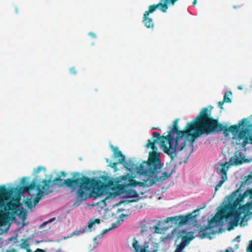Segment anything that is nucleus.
<instances>
[{
	"instance_id": "1",
	"label": "nucleus",
	"mask_w": 252,
	"mask_h": 252,
	"mask_svg": "<svg viewBox=\"0 0 252 252\" xmlns=\"http://www.w3.org/2000/svg\"><path fill=\"white\" fill-rule=\"evenodd\" d=\"M210 107V110H208V107L203 108L196 117L191 122L187 123L183 130H180V127L178 124L179 119L174 120V134H176L174 138V161L176 163L181 164L182 162L179 161L177 155H180L183 152L176 153V151H182L186 145L187 140L189 142V146L192 148L195 140L203 134L209 135L213 132L218 133L223 131L225 137L228 135L229 132L236 135L240 127L247 123V119H243L238 125H234L227 128L220 123L217 119L211 116V110L213 107Z\"/></svg>"
},
{
	"instance_id": "2",
	"label": "nucleus",
	"mask_w": 252,
	"mask_h": 252,
	"mask_svg": "<svg viewBox=\"0 0 252 252\" xmlns=\"http://www.w3.org/2000/svg\"><path fill=\"white\" fill-rule=\"evenodd\" d=\"M63 184L70 188L72 191L75 190L76 187H78L76 197L80 202L87 200L88 197L96 198L104 194V188L99 180H96L84 175L76 179H66L60 186H62Z\"/></svg>"
},
{
	"instance_id": "3",
	"label": "nucleus",
	"mask_w": 252,
	"mask_h": 252,
	"mask_svg": "<svg viewBox=\"0 0 252 252\" xmlns=\"http://www.w3.org/2000/svg\"><path fill=\"white\" fill-rule=\"evenodd\" d=\"M62 180H63L61 179V177H56L52 181H51V179H49L48 180L44 179L42 181V185H41L39 184L37 185L35 179H33L31 184L20 187L18 189V191L20 193L27 192L30 195H32L31 191L36 189V190L42 189L46 194H48L53 192L50 189L57 185L58 182H61L62 183Z\"/></svg>"
},
{
	"instance_id": "4",
	"label": "nucleus",
	"mask_w": 252,
	"mask_h": 252,
	"mask_svg": "<svg viewBox=\"0 0 252 252\" xmlns=\"http://www.w3.org/2000/svg\"><path fill=\"white\" fill-rule=\"evenodd\" d=\"M168 134L160 136V134L157 132H153V135L154 141L153 142L158 143V140H161L160 147L162 148L164 152L169 155L171 160H173V125L170 126Z\"/></svg>"
},
{
	"instance_id": "5",
	"label": "nucleus",
	"mask_w": 252,
	"mask_h": 252,
	"mask_svg": "<svg viewBox=\"0 0 252 252\" xmlns=\"http://www.w3.org/2000/svg\"><path fill=\"white\" fill-rule=\"evenodd\" d=\"M160 168L156 170L153 167L150 169V166L141 170L143 173L146 174L148 176V177L147 178L146 181L147 184L149 186H152L154 184H159L162 183L168 179L173 171L172 169L170 173L164 172L160 177H158V174L160 172L162 165L160 163Z\"/></svg>"
},
{
	"instance_id": "6",
	"label": "nucleus",
	"mask_w": 252,
	"mask_h": 252,
	"mask_svg": "<svg viewBox=\"0 0 252 252\" xmlns=\"http://www.w3.org/2000/svg\"><path fill=\"white\" fill-rule=\"evenodd\" d=\"M155 143L152 142L151 140L148 139L146 147L148 148L150 147L153 151L149 153L148 160L147 161H143L141 163L140 170L149 166L150 169L153 167L155 170L160 168V159L158 152V148L155 145Z\"/></svg>"
},
{
	"instance_id": "7",
	"label": "nucleus",
	"mask_w": 252,
	"mask_h": 252,
	"mask_svg": "<svg viewBox=\"0 0 252 252\" xmlns=\"http://www.w3.org/2000/svg\"><path fill=\"white\" fill-rule=\"evenodd\" d=\"M199 210H194L192 213L186 216L179 215L174 216V223L179 225H183L186 224H193L197 222V215L194 214Z\"/></svg>"
},
{
	"instance_id": "8",
	"label": "nucleus",
	"mask_w": 252,
	"mask_h": 252,
	"mask_svg": "<svg viewBox=\"0 0 252 252\" xmlns=\"http://www.w3.org/2000/svg\"><path fill=\"white\" fill-rule=\"evenodd\" d=\"M132 245L135 252H155L157 251L152 248L155 245L154 243L146 242L143 245L139 246L138 242L135 238L133 239Z\"/></svg>"
},
{
	"instance_id": "9",
	"label": "nucleus",
	"mask_w": 252,
	"mask_h": 252,
	"mask_svg": "<svg viewBox=\"0 0 252 252\" xmlns=\"http://www.w3.org/2000/svg\"><path fill=\"white\" fill-rule=\"evenodd\" d=\"M169 221H173V217L167 218L164 221H158V223L156 225L152 226V229L154 230V233L158 234L164 233L166 230L172 227V225L164 226L168 223Z\"/></svg>"
},
{
	"instance_id": "10",
	"label": "nucleus",
	"mask_w": 252,
	"mask_h": 252,
	"mask_svg": "<svg viewBox=\"0 0 252 252\" xmlns=\"http://www.w3.org/2000/svg\"><path fill=\"white\" fill-rule=\"evenodd\" d=\"M240 130V129H239ZM250 129L243 126L241 130H239L236 134H238L237 137V144L241 145L242 147H244L249 143V136L248 137Z\"/></svg>"
},
{
	"instance_id": "11",
	"label": "nucleus",
	"mask_w": 252,
	"mask_h": 252,
	"mask_svg": "<svg viewBox=\"0 0 252 252\" xmlns=\"http://www.w3.org/2000/svg\"><path fill=\"white\" fill-rule=\"evenodd\" d=\"M141 169V164L139 165L138 167L137 168V173L140 175H143L144 176L143 179H142V182H140L136 181L135 180L132 179L131 176H129V183L127 184L128 186H131V187H136L137 186H139L140 187H143L144 186H147L148 187H150L149 185L147 184V178H148V176L146 174H145L144 173H143L142 172V170Z\"/></svg>"
},
{
	"instance_id": "12",
	"label": "nucleus",
	"mask_w": 252,
	"mask_h": 252,
	"mask_svg": "<svg viewBox=\"0 0 252 252\" xmlns=\"http://www.w3.org/2000/svg\"><path fill=\"white\" fill-rule=\"evenodd\" d=\"M111 148L114 152V158H119V159H118V162H113L112 163V167L115 166L118 163L120 164H123L125 160V157L123 154L122 152L119 150L118 147H114L113 146H111Z\"/></svg>"
},
{
	"instance_id": "13",
	"label": "nucleus",
	"mask_w": 252,
	"mask_h": 252,
	"mask_svg": "<svg viewBox=\"0 0 252 252\" xmlns=\"http://www.w3.org/2000/svg\"><path fill=\"white\" fill-rule=\"evenodd\" d=\"M169 4H173V0H160L158 3L155 4L157 6V10H159L162 12L165 13L168 7Z\"/></svg>"
},
{
	"instance_id": "14",
	"label": "nucleus",
	"mask_w": 252,
	"mask_h": 252,
	"mask_svg": "<svg viewBox=\"0 0 252 252\" xmlns=\"http://www.w3.org/2000/svg\"><path fill=\"white\" fill-rule=\"evenodd\" d=\"M250 206V204L242 206L239 208L238 211H236L235 212L234 216V219L233 220L235 223H239L241 218L240 215L242 213H245V211H249V207Z\"/></svg>"
},
{
	"instance_id": "15",
	"label": "nucleus",
	"mask_w": 252,
	"mask_h": 252,
	"mask_svg": "<svg viewBox=\"0 0 252 252\" xmlns=\"http://www.w3.org/2000/svg\"><path fill=\"white\" fill-rule=\"evenodd\" d=\"M156 220H144L141 222L140 227H141V233H143L148 231V229H152V223L156 222Z\"/></svg>"
},
{
	"instance_id": "16",
	"label": "nucleus",
	"mask_w": 252,
	"mask_h": 252,
	"mask_svg": "<svg viewBox=\"0 0 252 252\" xmlns=\"http://www.w3.org/2000/svg\"><path fill=\"white\" fill-rule=\"evenodd\" d=\"M100 220L99 219H96L92 221H91V220H90V221L89 222L88 225L85 226L83 228L82 231H81V230L78 231L77 234H82L85 232H90L91 231L92 227L95 223L99 224V223H100Z\"/></svg>"
},
{
	"instance_id": "17",
	"label": "nucleus",
	"mask_w": 252,
	"mask_h": 252,
	"mask_svg": "<svg viewBox=\"0 0 252 252\" xmlns=\"http://www.w3.org/2000/svg\"><path fill=\"white\" fill-rule=\"evenodd\" d=\"M182 234H186L182 237L181 242L188 245L189 242L194 239L193 233L192 232H186V230H183L181 232Z\"/></svg>"
},
{
	"instance_id": "18",
	"label": "nucleus",
	"mask_w": 252,
	"mask_h": 252,
	"mask_svg": "<svg viewBox=\"0 0 252 252\" xmlns=\"http://www.w3.org/2000/svg\"><path fill=\"white\" fill-rule=\"evenodd\" d=\"M248 196H250V199H251V202L247 203L245 205H247L248 204L250 205V206L249 207V210L250 209V207L252 206V189H248L246 190L243 193V194L241 196H240V197H241L240 201Z\"/></svg>"
},
{
	"instance_id": "19",
	"label": "nucleus",
	"mask_w": 252,
	"mask_h": 252,
	"mask_svg": "<svg viewBox=\"0 0 252 252\" xmlns=\"http://www.w3.org/2000/svg\"><path fill=\"white\" fill-rule=\"evenodd\" d=\"M229 163L228 162H226L221 164L220 172L221 174V177H224V178L227 179V171L229 168Z\"/></svg>"
},
{
	"instance_id": "20",
	"label": "nucleus",
	"mask_w": 252,
	"mask_h": 252,
	"mask_svg": "<svg viewBox=\"0 0 252 252\" xmlns=\"http://www.w3.org/2000/svg\"><path fill=\"white\" fill-rule=\"evenodd\" d=\"M123 164L125 167L129 170L134 169L136 167V164L132 159H129L127 162L125 160Z\"/></svg>"
},
{
	"instance_id": "21",
	"label": "nucleus",
	"mask_w": 252,
	"mask_h": 252,
	"mask_svg": "<svg viewBox=\"0 0 252 252\" xmlns=\"http://www.w3.org/2000/svg\"><path fill=\"white\" fill-rule=\"evenodd\" d=\"M143 22L145 26L148 28L153 27L154 23L153 20L150 18L149 17H144Z\"/></svg>"
},
{
	"instance_id": "22",
	"label": "nucleus",
	"mask_w": 252,
	"mask_h": 252,
	"mask_svg": "<svg viewBox=\"0 0 252 252\" xmlns=\"http://www.w3.org/2000/svg\"><path fill=\"white\" fill-rule=\"evenodd\" d=\"M157 6L155 4L151 5L149 7L148 10L145 11L143 16H149V14H152L157 10Z\"/></svg>"
},
{
	"instance_id": "23",
	"label": "nucleus",
	"mask_w": 252,
	"mask_h": 252,
	"mask_svg": "<svg viewBox=\"0 0 252 252\" xmlns=\"http://www.w3.org/2000/svg\"><path fill=\"white\" fill-rule=\"evenodd\" d=\"M21 243L20 245V247L22 249H24L26 248H28L30 246L29 239H22Z\"/></svg>"
},
{
	"instance_id": "24",
	"label": "nucleus",
	"mask_w": 252,
	"mask_h": 252,
	"mask_svg": "<svg viewBox=\"0 0 252 252\" xmlns=\"http://www.w3.org/2000/svg\"><path fill=\"white\" fill-rule=\"evenodd\" d=\"M218 223H220L219 221L216 219V217H214L210 220H209V221H208L209 226L207 227L206 228V229L212 228V227H213V226L212 225L213 224H214V223L217 224Z\"/></svg>"
},
{
	"instance_id": "25",
	"label": "nucleus",
	"mask_w": 252,
	"mask_h": 252,
	"mask_svg": "<svg viewBox=\"0 0 252 252\" xmlns=\"http://www.w3.org/2000/svg\"><path fill=\"white\" fill-rule=\"evenodd\" d=\"M224 213H225V211H220V212H219L217 213L215 215L214 217H216V219L218 220L219 221V222H220L221 221V220L224 217Z\"/></svg>"
},
{
	"instance_id": "26",
	"label": "nucleus",
	"mask_w": 252,
	"mask_h": 252,
	"mask_svg": "<svg viewBox=\"0 0 252 252\" xmlns=\"http://www.w3.org/2000/svg\"><path fill=\"white\" fill-rule=\"evenodd\" d=\"M186 246L187 245L186 244L181 242V243L177 246L175 251L181 252L185 249Z\"/></svg>"
},
{
	"instance_id": "27",
	"label": "nucleus",
	"mask_w": 252,
	"mask_h": 252,
	"mask_svg": "<svg viewBox=\"0 0 252 252\" xmlns=\"http://www.w3.org/2000/svg\"><path fill=\"white\" fill-rule=\"evenodd\" d=\"M128 197H135L138 196L137 192L135 190H129L126 192Z\"/></svg>"
},
{
	"instance_id": "28",
	"label": "nucleus",
	"mask_w": 252,
	"mask_h": 252,
	"mask_svg": "<svg viewBox=\"0 0 252 252\" xmlns=\"http://www.w3.org/2000/svg\"><path fill=\"white\" fill-rule=\"evenodd\" d=\"M227 179L224 178V177H221V180H220L218 184L215 187V191H217L219 188L222 186L223 183L227 180Z\"/></svg>"
},
{
	"instance_id": "29",
	"label": "nucleus",
	"mask_w": 252,
	"mask_h": 252,
	"mask_svg": "<svg viewBox=\"0 0 252 252\" xmlns=\"http://www.w3.org/2000/svg\"><path fill=\"white\" fill-rule=\"evenodd\" d=\"M243 158H240L239 157H236L235 158L234 163L235 165H240L242 164L243 162Z\"/></svg>"
},
{
	"instance_id": "30",
	"label": "nucleus",
	"mask_w": 252,
	"mask_h": 252,
	"mask_svg": "<svg viewBox=\"0 0 252 252\" xmlns=\"http://www.w3.org/2000/svg\"><path fill=\"white\" fill-rule=\"evenodd\" d=\"M227 93H229L230 94H231V92H226L225 93V94L223 96V101L225 103H230L231 102V99L230 98H229L227 96Z\"/></svg>"
},
{
	"instance_id": "31",
	"label": "nucleus",
	"mask_w": 252,
	"mask_h": 252,
	"mask_svg": "<svg viewBox=\"0 0 252 252\" xmlns=\"http://www.w3.org/2000/svg\"><path fill=\"white\" fill-rule=\"evenodd\" d=\"M126 187V185H125L118 184L117 186V188L119 190V192H120L121 193H123L125 192V189Z\"/></svg>"
},
{
	"instance_id": "32",
	"label": "nucleus",
	"mask_w": 252,
	"mask_h": 252,
	"mask_svg": "<svg viewBox=\"0 0 252 252\" xmlns=\"http://www.w3.org/2000/svg\"><path fill=\"white\" fill-rule=\"evenodd\" d=\"M25 204L29 209H31L32 207V201L30 199L28 198L27 200L25 202Z\"/></svg>"
},
{
	"instance_id": "33",
	"label": "nucleus",
	"mask_w": 252,
	"mask_h": 252,
	"mask_svg": "<svg viewBox=\"0 0 252 252\" xmlns=\"http://www.w3.org/2000/svg\"><path fill=\"white\" fill-rule=\"evenodd\" d=\"M38 191V193L36 194V198L40 197V199H41L42 196L43 195L44 192H45L44 191H43L42 189H37Z\"/></svg>"
},
{
	"instance_id": "34",
	"label": "nucleus",
	"mask_w": 252,
	"mask_h": 252,
	"mask_svg": "<svg viewBox=\"0 0 252 252\" xmlns=\"http://www.w3.org/2000/svg\"><path fill=\"white\" fill-rule=\"evenodd\" d=\"M42 170H45V168L42 166H38L37 168L34 169V171L35 174H38Z\"/></svg>"
},
{
	"instance_id": "35",
	"label": "nucleus",
	"mask_w": 252,
	"mask_h": 252,
	"mask_svg": "<svg viewBox=\"0 0 252 252\" xmlns=\"http://www.w3.org/2000/svg\"><path fill=\"white\" fill-rule=\"evenodd\" d=\"M246 178L245 180L246 183H252V175H249Z\"/></svg>"
},
{
	"instance_id": "36",
	"label": "nucleus",
	"mask_w": 252,
	"mask_h": 252,
	"mask_svg": "<svg viewBox=\"0 0 252 252\" xmlns=\"http://www.w3.org/2000/svg\"><path fill=\"white\" fill-rule=\"evenodd\" d=\"M69 73L72 75L76 74V70L75 67H72L69 69Z\"/></svg>"
},
{
	"instance_id": "37",
	"label": "nucleus",
	"mask_w": 252,
	"mask_h": 252,
	"mask_svg": "<svg viewBox=\"0 0 252 252\" xmlns=\"http://www.w3.org/2000/svg\"><path fill=\"white\" fill-rule=\"evenodd\" d=\"M199 235L201 236V237L202 238H205V237L207 236V233L204 231H200L199 232Z\"/></svg>"
},
{
	"instance_id": "38",
	"label": "nucleus",
	"mask_w": 252,
	"mask_h": 252,
	"mask_svg": "<svg viewBox=\"0 0 252 252\" xmlns=\"http://www.w3.org/2000/svg\"><path fill=\"white\" fill-rule=\"evenodd\" d=\"M120 225V222L119 221L116 222V223H113L112 224V226L110 227L111 229H114L118 227Z\"/></svg>"
},
{
	"instance_id": "39",
	"label": "nucleus",
	"mask_w": 252,
	"mask_h": 252,
	"mask_svg": "<svg viewBox=\"0 0 252 252\" xmlns=\"http://www.w3.org/2000/svg\"><path fill=\"white\" fill-rule=\"evenodd\" d=\"M238 223H235V222L233 220H231L229 223V225L231 226L232 227V228L233 226H237L238 225Z\"/></svg>"
},
{
	"instance_id": "40",
	"label": "nucleus",
	"mask_w": 252,
	"mask_h": 252,
	"mask_svg": "<svg viewBox=\"0 0 252 252\" xmlns=\"http://www.w3.org/2000/svg\"><path fill=\"white\" fill-rule=\"evenodd\" d=\"M251 244L247 249V252H252V240L251 241Z\"/></svg>"
},
{
	"instance_id": "41",
	"label": "nucleus",
	"mask_w": 252,
	"mask_h": 252,
	"mask_svg": "<svg viewBox=\"0 0 252 252\" xmlns=\"http://www.w3.org/2000/svg\"><path fill=\"white\" fill-rule=\"evenodd\" d=\"M225 103V102H223V100L220 101H219V102H218V106H219L220 107V109H223V106H222V105H223V103Z\"/></svg>"
},
{
	"instance_id": "42",
	"label": "nucleus",
	"mask_w": 252,
	"mask_h": 252,
	"mask_svg": "<svg viewBox=\"0 0 252 252\" xmlns=\"http://www.w3.org/2000/svg\"><path fill=\"white\" fill-rule=\"evenodd\" d=\"M40 200V197H38V198L35 197V198L34 199V200H33L34 205H36L38 203V202Z\"/></svg>"
},
{
	"instance_id": "43",
	"label": "nucleus",
	"mask_w": 252,
	"mask_h": 252,
	"mask_svg": "<svg viewBox=\"0 0 252 252\" xmlns=\"http://www.w3.org/2000/svg\"><path fill=\"white\" fill-rule=\"evenodd\" d=\"M89 35L93 38H95L96 37L95 34L93 32H89Z\"/></svg>"
},
{
	"instance_id": "44",
	"label": "nucleus",
	"mask_w": 252,
	"mask_h": 252,
	"mask_svg": "<svg viewBox=\"0 0 252 252\" xmlns=\"http://www.w3.org/2000/svg\"><path fill=\"white\" fill-rule=\"evenodd\" d=\"M61 176H59V177H62V176H63V177H65L66 176V173L64 172V171H61L60 173ZM59 177V176L58 177ZM61 179H62V178H61Z\"/></svg>"
},
{
	"instance_id": "45",
	"label": "nucleus",
	"mask_w": 252,
	"mask_h": 252,
	"mask_svg": "<svg viewBox=\"0 0 252 252\" xmlns=\"http://www.w3.org/2000/svg\"><path fill=\"white\" fill-rule=\"evenodd\" d=\"M229 250L228 249L225 250L224 252H233V248L232 247H229Z\"/></svg>"
},
{
	"instance_id": "46",
	"label": "nucleus",
	"mask_w": 252,
	"mask_h": 252,
	"mask_svg": "<svg viewBox=\"0 0 252 252\" xmlns=\"http://www.w3.org/2000/svg\"><path fill=\"white\" fill-rule=\"evenodd\" d=\"M24 249L26 250V252H31V250L30 246L28 247V248L27 247L26 248H25Z\"/></svg>"
},
{
	"instance_id": "47",
	"label": "nucleus",
	"mask_w": 252,
	"mask_h": 252,
	"mask_svg": "<svg viewBox=\"0 0 252 252\" xmlns=\"http://www.w3.org/2000/svg\"><path fill=\"white\" fill-rule=\"evenodd\" d=\"M53 219H51V220H50L48 222H51L52 221ZM48 223V221H46V222H44L42 224V225H46L47 223Z\"/></svg>"
},
{
	"instance_id": "48",
	"label": "nucleus",
	"mask_w": 252,
	"mask_h": 252,
	"mask_svg": "<svg viewBox=\"0 0 252 252\" xmlns=\"http://www.w3.org/2000/svg\"><path fill=\"white\" fill-rule=\"evenodd\" d=\"M111 230V228H109L108 229H105L102 231V233L103 234L105 233L106 232H108L109 230Z\"/></svg>"
},
{
	"instance_id": "49",
	"label": "nucleus",
	"mask_w": 252,
	"mask_h": 252,
	"mask_svg": "<svg viewBox=\"0 0 252 252\" xmlns=\"http://www.w3.org/2000/svg\"><path fill=\"white\" fill-rule=\"evenodd\" d=\"M6 252H17L16 251L15 249H12L10 250H7Z\"/></svg>"
},
{
	"instance_id": "50",
	"label": "nucleus",
	"mask_w": 252,
	"mask_h": 252,
	"mask_svg": "<svg viewBox=\"0 0 252 252\" xmlns=\"http://www.w3.org/2000/svg\"><path fill=\"white\" fill-rule=\"evenodd\" d=\"M80 174L79 172H75L74 173V174L73 175V177L76 176H80Z\"/></svg>"
},
{
	"instance_id": "51",
	"label": "nucleus",
	"mask_w": 252,
	"mask_h": 252,
	"mask_svg": "<svg viewBox=\"0 0 252 252\" xmlns=\"http://www.w3.org/2000/svg\"><path fill=\"white\" fill-rule=\"evenodd\" d=\"M240 238V235H238L237 236V237L235 239V241H239V239Z\"/></svg>"
},
{
	"instance_id": "52",
	"label": "nucleus",
	"mask_w": 252,
	"mask_h": 252,
	"mask_svg": "<svg viewBox=\"0 0 252 252\" xmlns=\"http://www.w3.org/2000/svg\"><path fill=\"white\" fill-rule=\"evenodd\" d=\"M196 3H197V0H194L192 2V5L193 6H194L196 5Z\"/></svg>"
},
{
	"instance_id": "53",
	"label": "nucleus",
	"mask_w": 252,
	"mask_h": 252,
	"mask_svg": "<svg viewBox=\"0 0 252 252\" xmlns=\"http://www.w3.org/2000/svg\"><path fill=\"white\" fill-rule=\"evenodd\" d=\"M249 140L251 142V143H252V134L249 135Z\"/></svg>"
},
{
	"instance_id": "54",
	"label": "nucleus",
	"mask_w": 252,
	"mask_h": 252,
	"mask_svg": "<svg viewBox=\"0 0 252 252\" xmlns=\"http://www.w3.org/2000/svg\"><path fill=\"white\" fill-rule=\"evenodd\" d=\"M25 180H26V178H25V177L23 178L22 180V184H24L25 183Z\"/></svg>"
},
{
	"instance_id": "55",
	"label": "nucleus",
	"mask_w": 252,
	"mask_h": 252,
	"mask_svg": "<svg viewBox=\"0 0 252 252\" xmlns=\"http://www.w3.org/2000/svg\"><path fill=\"white\" fill-rule=\"evenodd\" d=\"M238 89H239V90H242V87L241 86H239L238 87Z\"/></svg>"
},
{
	"instance_id": "56",
	"label": "nucleus",
	"mask_w": 252,
	"mask_h": 252,
	"mask_svg": "<svg viewBox=\"0 0 252 252\" xmlns=\"http://www.w3.org/2000/svg\"><path fill=\"white\" fill-rule=\"evenodd\" d=\"M238 247H239L238 245H236L235 248L236 249L238 248Z\"/></svg>"
},
{
	"instance_id": "57",
	"label": "nucleus",
	"mask_w": 252,
	"mask_h": 252,
	"mask_svg": "<svg viewBox=\"0 0 252 252\" xmlns=\"http://www.w3.org/2000/svg\"><path fill=\"white\" fill-rule=\"evenodd\" d=\"M152 129H157V128H156V127H153L152 128Z\"/></svg>"
},
{
	"instance_id": "58",
	"label": "nucleus",
	"mask_w": 252,
	"mask_h": 252,
	"mask_svg": "<svg viewBox=\"0 0 252 252\" xmlns=\"http://www.w3.org/2000/svg\"><path fill=\"white\" fill-rule=\"evenodd\" d=\"M231 229H232V228H228V230H230Z\"/></svg>"
},
{
	"instance_id": "59",
	"label": "nucleus",
	"mask_w": 252,
	"mask_h": 252,
	"mask_svg": "<svg viewBox=\"0 0 252 252\" xmlns=\"http://www.w3.org/2000/svg\"><path fill=\"white\" fill-rule=\"evenodd\" d=\"M172 234H173V230L172 231L171 233Z\"/></svg>"
},
{
	"instance_id": "60",
	"label": "nucleus",
	"mask_w": 252,
	"mask_h": 252,
	"mask_svg": "<svg viewBox=\"0 0 252 252\" xmlns=\"http://www.w3.org/2000/svg\"><path fill=\"white\" fill-rule=\"evenodd\" d=\"M12 238H10V239H9V240H12Z\"/></svg>"
},
{
	"instance_id": "61",
	"label": "nucleus",
	"mask_w": 252,
	"mask_h": 252,
	"mask_svg": "<svg viewBox=\"0 0 252 252\" xmlns=\"http://www.w3.org/2000/svg\"><path fill=\"white\" fill-rule=\"evenodd\" d=\"M186 161H187V160H185L184 161V162H186Z\"/></svg>"
},
{
	"instance_id": "62",
	"label": "nucleus",
	"mask_w": 252,
	"mask_h": 252,
	"mask_svg": "<svg viewBox=\"0 0 252 252\" xmlns=\"http://www.w3.org/2000/svg\"><path fill=\"white\" fill-rule=\"evenodd\" d=\"M174 252H177V251H174Z\"/></svg>"
}]
</instances>
